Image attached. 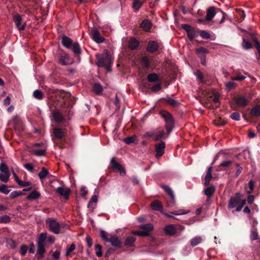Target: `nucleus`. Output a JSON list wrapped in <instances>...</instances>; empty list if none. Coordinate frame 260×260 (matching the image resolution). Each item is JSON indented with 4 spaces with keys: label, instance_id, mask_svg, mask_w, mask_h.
Returning a JSON list of instances; mask_svg holds the SVG:
<instances>
[{
    "label": "nucleus",
    "instance_id": "obj_1",
    "mask_svg": "<svg viewBox=\"0 0 260 260\" xmlns=\"http://www.w3.org/2000/svg\"><path fill=\"white\" fill-rule=\"evenodd\" d=\"M246 203L244 200L241 199L240 194L237 193L234 197L231 198L229 203V208L233 209L236 208V211H240Z\"/></svg>",
    "mask_w": 260,
    "mask_h": 260
},
{
    "label": "nucleus",
    "instance_id": "obj_2",
    "mask_svg": "<svg viewBox=\"0 0 260 260\" xmlns=\"http://www.w3.org/2000/svg\"><path fill=\"white\" fill-rule=\"evenodd\" d=\"M100 235L104 241L109 242L113 246L121 247V242L117 236L109 234L104 230L101 231Z\"/></svg>",
    "mask_w": 260,
    "mask_h": 260
},
{
    "label": "nucleus",
    "instance_id": "obj_3",
    "mask_svg": "<svg viewBox=\"0 0 260 260\" xmlns=\"http://www.w3.org/2000/svg\"><path fill=\"white\" fill-rule=\"evenodd\" d=\"M62 43L65 47L71 49L74 53L77 54H80L81 49L79 44L76 42L73 43L70 38L66 36L62 37Z\"/></svg>",
    "mask_w": 260,
    "mask_h": 260
},
{
    "label": "nucleus",
    "instance_id": "obj_4",
    "mask_svg": "<svg viewBox=\"0 0 260 260\" xmlns=\"http://www.w3.org/2000/svg\"><path fill=\"white\" fill-rule=\"evenodd\" d=\"M160 114L166 122V128L167 132L168 134H170L174 127V119L171 115L166 111L161 110L160 112Z\"/></svg>",
    "mask_w": 260,
    "mask_h": 260
},
{
    "label": "nucleus",
    "instance_id": "obj_5",
    "mask_svg": "<svg viewBox=\"0 0 260 260\" xmlns=\"http://www.w3.org/2000/svg\"><path fill=\"white\" fill-rule=\"evenodd\" d=\"M96 63L99 67H104L111 63V56L107 51H105L101 55L96 54Z\"/></svg>",
    "mask_w": 260,
    "mask_h": 260
},
{
    "label": "nucleus",
    "instance_id": "obj_6",
    "mask_svg": "<svg viewBox=\"0 0 260 260\" xmlns=\"http://www.w3.org/2000/svg\"><path fill=\"white\" fill-rule=\"evenodd\" d=\"M0 180L3 182H7L10 178V174L7 166L4 164H0Z\"/></svg>",
    "mask_w": 260,
    "mask_h": 260
},
{
    "label": "nucleus",
    "instance_id": "obj_7",
    "mask_svg": "<svg viewBox=\"0 0 260 260\" xmlns=\"http://www.w3.org/2000/svg\"><path fill=\"white\" fill-rule=\"evenodd\" d=\"M46 223L48 224L50 230L55 234L60 232V225L58 222L53 218H49L46 219Z\"/></svg>",
    "mask_w": 260,
    "mask_h": 260
},
{
    "label": "nucleus",
    "instance_id": "obj_8",
    "mask_svg": "<svg viewBox=\"0 0 260 260\" xmlns=\"http://www.w3.org/2000/svg\"><path fill=\"white\" fill-rule=\"evenodd\" d=\"M111 164L112 165V168L115 171L119 172L121 175L124 176L125 175L126 173L124 168L122 167L121 165H120L119 163L115 161L114 158H113L111 159Z\"/></svg>",
    "mask_w": 260,
    "mask_h": 260
},
{
    "label": "nucleus",
    "instance_id": "obj_9",
    "mask_svg": "<svg viewBox=\"0 0 260 260\" xmlns=\"http://www.w3.org/2000/svg\"><path fill=\"white\" fill-rule=\"evenodd\" d=\"M91 34L93 40L98 43H101L104 42V39L101 36L100 34L96 28H92L91 31Z\"/></svg>",
    "mask_w": 260,
    "mask_h": 260
},
{
    "label": "nucleus",
    "instance_id": "obj_10",
    "mask_svg": "<svg viewBox=\"0 0 260 260\" xmlns=\"http://www.w3.org/2000/svg\"><path fill=\"white\" fill-rule=\"evenodd\" d=\"M248 100L243 96H239L235 100L234 102L236 106L238 107H245L248 105Z\"/></svg>",
    "mask_w": 260,
    "mask_h": 260
},
{
    "label": "nucleus",
    "instance_id": "obj_11",
    "mask_svg": "<svg viewBox=\"0 0 260 260\" xmlns=\"http://www.w3.org/2000/svg\"><path fill=\"white\" fill-rule=\"evenodd\" d=\"M165 147V143L162 141L155 144V148L156 152V157H160L163 155Z\"/></svg>",
    "mask_w": 260,
    "mask_h": 260
},
{
    "label": "nucleus",
    "instance_id": "obj_12",
    "mask_svg": "<svg viewBox=\"0 0 260 260\" xmlns=\"http://www.w3.org/2000/svg\"><path fill=\"white\" fill-rule=\"evenodd\" d=\"M14 21L15 23L16 27L20 31L23 30L25 29V24L21 25V22L22 21L21 17L20 15L17 14L13 17Z\"/></svg>",
    "mask_w": 260,
    "mask_h": 260
},
{
    "label": "nucleus",
    "instance_id": "obj_13",
    "mask_svg": "<svg viewBox=\"0 0 260 260\" xmlns=\"http://www.w3.org/2000/svg\"><path fill=\"white\" fill-rule=\"evenodd\" d=\"M165 191L170 196L171 202L168 204V207H172L175 204V197L171 188L166 185L162 186Z\"/></svg>",
    "mask_w": 260,
    "mask_h": 260
},
{
    "label": "nucleus",
    "instance_id": "obj_14",
    "mask_svg": "<svg viewBox=\"0 0 260 260\" xmlns=\"http://www.w3.org/2000/svg\"><path fill=\"white\" fill-rule=\"evenodd\" d=\"M66 133V130L63 128H54L53 129V133L55 137L59 139H63Z\"/></svg>",
    "mask_w": 260,
    "mask_h": 260
},
{
    "label": "nucleus",
    "instance_id": "obj_15",
    "mask_svg": "<svg viewBox=\"0 0 260 260\" xmlns=\"http://www.w3.org/2000/svg\"><path fill=\"white\" fill-rule=\"evenodd\" d=\"M56 191L60 196L63 197L65 199L67 200L69 199V196L70 192L69 188L58 187L56 189Z\"/></svg>",
    "mask_w": 260,
    "mask_h": 260
},
{
    "label": "nucleus",
    "instance_id": "obj_16",
    "mask_svg": "<svg viewBox=\"0 0 260 260\" xmlns=\"http://www.w3.org/2000/svg\"><path fill=\"white\" fill-rule=\"evenodd\" d=\"M189 212L188 210H185L184 209H179L177 211H174L171 213V214H168L167 213H164V214L168 217L172 218H175L174 216L172 215V214H174L175 215H181L183 214H186Z\"/></svg>",
    "mask_w": 260,
    "mask_h": 260
},
{
    "label": "nucleus",
    "instance_id": "obj_17",
    "mask_svg": "<svg viewBox=\"0 0 260 260\" xmlns=\"http://www.w3.org/2000/svg\"><path fill=\"white\" fill-rule=\"evenodd\" d=\"M216 14L215 9L213 7H209L207 10L206 20L207 21H211Z\"/></svg>",
    "mask_w": 260,
    "mask_h": 260
},
{
    "label": "nucleus",
    "instance_id": "obj_18",
    "mask_svg": "<svg viewBox=\"0 0 260 260\" xmlns=\"http://www.w3.org/2000/svg\"><path fill=\"white\" fill-rule=\"evenodd\" d=\"M158 44L155 41H150L148 43L147 51L148 52L152 53L157 50Z\"/></svg>",
    "mask_w": 260,
    "mask_h": 260
},
{
    "label": "nucleus",
    "instance_id": "obj_19",
    "mask_svg": "<svg viewBox=\"0 0 260 260\" xmlns=\"http://www.w3.org/2000/svg\"><path fill=\"white\" fill-rule=\"evenodd\" d=\"M151 207L152 210L162 212L163 207L161 202L158 200H155L151 203Z\"/></svg>",
    "mask_w": 260,
    "mask_h": 260
},
{
    "label": "nucleus",
    "instance_id": "obj_20",
    "mask_svg": "<svg viewBox=\"0 0 260 260\" xmlns=\"http://www.w3.org/2000/svg\"><path fill=\"white\" fill-rule=\"evenodd\" d=\"M164 230L167 235L171 236L174 235L176 233V228L175 225L173 224H170L166 226L165 227Z\"/></svg>",
    "mask_w": 260,
    "mask_h": 260
},
{
    "label": "nucleus",
    "instance_id": "obj_21",
    "mask_svg": "<svg viewBox=\"0 0 260 260\" xmlns=\"http://www.w3.org/2000/svg\"><path fill=\"white\" fill-rule=\"evenodd\" d=\"M212 167H210L208 168V170H207V174H206V176L205 177V183H204V184H205V186H208L209 185V182H210V181L211 180V179L212 178Z\"/></svg>",
    "mask_w": 260,
    "mask_h": 260
},
{
    "label": "nucleus",
    "instance_id": "obj_22",
    "mask_svg": "<svg viewBox=\"0 0 260 260\" xmlns=\"http://www.w3.org/2000/svg\"><path fill=\"white\" fill-rule=\"evenodd\" d=\"M40 196L41 194L38 191L36 190H34L27 196L26 199L28 200H36L39 199L40 197Z\"/></svg>",
    "mask_w": 260,
    "mask_h": 260
},
{
    "label": "nucleus",
    "instance_id": "obj_23",
    "mask_svg": "<svg viewBox=\"0 0 260 260\" xmlns=\"http://www.w3.org/2000/svg\"><path fill=\"white\" fill-rule=\"evenodd\" d=\"M140 26L144 30L147 31L150 29L151 24L149 20H144L141 23Z\"/></svg>",
    "mask_w": 260,
    "mask_h": 260
},
{
    "label": "nucleus",
    "instance_id": "obj_24",
    "mask_svg": "<svg viewBox=\"0 0 260 260\" xmlns=\"http://www.w3.org/2000/svg\"><path fill=\"white\" fill-rule=\"evenodd\" d=\"M59 62L62 65H67L70 63V56L68 54L60 56L59 58Z\"/></svg>",
    "mask_w": 260,
    "mask_h": 260
},
{
    "label": "nucleus",
    "instance_id": "obj_25",
    "mask_svg": "<svg viewBox=\"0 0 260 260\" xmlns=\"http://www.w3.org/2000/svg\"><path fill=\"white\" fill-rule=\"evenodd\" d=\"M250 114L254 117L260 116V105H257L253 107L251 110Z\"/></svg>",
    "mask_w": 260,
    "mask_h": 260
},
{
    "label": "nucleus",
    "instance_id": "obj_26",
    "mask_svg": "<svg viewBox=\"0 0 260 260\" xmlns=\"http://www.w3.org/2000/svg\"><path fill=\"white\" fill-rule=\"evenodd\" d=\"M140 228L144 231L148 232V235H149L151 231L153 229V225L151 223H148L144 225H141Z\"/></svg>",
    "mask_w": 260,
    "mask_h": 260
},
{
    "label": "nucleus",
    "instance_id": "obj_27",
    "mask_svg": "<svg viewBox=\"0 0 260 260\" xmlns=\"http://www.w3.org/2000/svg\"><path fill=\"white\" fill-rule=\"evenodd\" d=\"M139 45V43L138 40L135 39H132L129 41L128 46L131 49H136Z\"/></svg>",
    "mask_w": 260,
    "mask_h": 260
},
{
    "label": "nucleus",
    "instance_id": "obj_28",
    "mask_svg": "<svg viewBox=\"0 0 260 260\" xmlns=\"http://www.w3.org/2000/svg\"><path fill=\"white\" fill-rule=\"evenodd\" d=\"M147 79L150 82H154L158 80V76L155 73L149 74L147 75Z\"/></svg>",
    "mask_w": 260,
    "mask_h": 260
},
{
    "label": "nucleus",
    "instance_id": "obj_29",
    "mask_svg": "<svg viewBox=\"0 0 260 260\" xmlns=\"http://www.w3.org/2000/svg\"><path fill=\"white\" fill-rule=\"evenodd\" d=\"M143 2L141 0H133V8L136 11H138L141 8Z\"/></svg>",
    "mask_w": 260,
    "mask_h": 260
},
{
    "label": "nucleus",
    "instance_id": "obj_30",
    "mask_svg": "<svg viewBox=\"0 0 260 260\" xmlns=\"http://www.w3.org/2000/svg\"><path fill=\"white\" fill-rule=\"evenodd\" d=\"M204 192L208 198H210L215 192V187L213 186H209L205 190Z\"/></svg>",
    "mask_w": 260,
    "mask_h": 260
},
{
    "label": "nucleus",
    "instance_id": "obj_31",
    "mask_svg": "<svg viewBox=\"0 0 260 260\" xmlns=\"http://www.w3.org/2000/svg\"><path fill=\"white\" fill-rule=\"evenodd\" d=\"M47 239V234L43 233L40 234L38 240V244L45 245V241Z\"/></svg>",
    "mask_w": 260,
    "mask_h": 260
},
{
    "label": "nucleus",
    "instance_id": "obj_32",
    "mask_svg": "<svg viewBox=\"0 0 260 260\" xmlns=\"http://www.w3.org/2000/svg\"><path fill=\"white\" fill-rule=\"evenodd\" d=\"M135 240L136 239L134 237L129 236L126 239L124 244L125 245L132 246H133Z\"/></svg>",
    "mask_w": 260,
    "mask_h": 260
},
{
    "label": "nucleus",
    "instance_id": "obj_33",
    "mask_svg": "<svg viewBox=\"0 0 260 260\" xmlns=\"http://www.w3.org/2000/svg\"><path fill=\"white\" fill-rule=\"evenodd\" d=\"M202 241V239L201 237H196L195 238L191 239L190 241V244L192 246H195L199 244Z\"/></svg>",
    "mask_w": 260,
    "mask_h": 260
},
{
    "label": "nucleus",
    "instance_id": "obj_34",
    "mask_svg": "<svg viewBox=\"0 0 260 260\" xmlns=\"http://www.w3.org/2000/svg\"><path fill=\"white\" fill-rule=\"evenodd\" d=\"M53 117L55 121L57 122H60L63 120V117L60 113L59 112H55L53 114Z\"/></svg>",
    "mask_w": 260,
    "mask_h": 260
},
{
    "label": "nucleus",
    "instance_id": "obj_35",
    "mask_svg": "<svg viewBox=\"0 0 260 260\" xmlns=\"http://www.w3.org/2000/svg\"><path fill=\"white\" fill-rule=\"evenodd\" d=\"M49 174V172L45 168H42L41 171L39 173L38 176L40 179L42 180Z\"/></svg>",
    "mask_w": 260,
    "mask_h": 260
},
{
    "label": "nucleus",
    "instance_id": "obj_36",
    "mask_svg": "<svg viewBox=\"0 0 260 260\" xmlns=\"http://www.w3.org/2000/svg\"><path fill=\"white\" fill-rule=\"evenodd\" d=\"M34 97L38 100H41L44 96L43 92L40 90H36L33 92Z\"/></svg>",
    "mask_w": 260,
    "mask_h": 260
},
{
    "label": "nucleus",
    "instance_id": "obj_37",
    "mask_svg": "<svg viewBox=\"0 0 260 260\" xmlns=\"http://www.w3.org/2000/svg\"><path fill=\"white\" fill-rule=\"evenodd\" d=\"M93 90L96 94H99L103 90L102 86L99 83H95L93 85Z\"/></svg>",
    "mask_w": 260,
    "mask_h": 260
},
{
    "label": "nucleus",
    "instance_id": "obj_38",
    "mask_svg": "<svg viewBox=\"0 0 260 260\" xmlns=\"http://www.w3.org/2000/svg\"><path fill=\"white\" fill-rule=\"evenodd\" d=\"M33 153L35 154L37 156H43L46 153V149H38V150H33Z\"/></svg>",
    "mask_w": 260,
    "mask_h": 260
},
{
    "label": "nucleus",
    "instance_id": "obj_39",
    "mask_svg": "<svg viewBox=\"0 0 260 260\" xmlns=\"http://www.w3.org/2000/svg\"><path fill=\"white\" fill-rule=\"evenodd\" d=\"M165 135L164 131H161L158 134H154L151 135L155 141H157L159 139L162 138Z\"/></svg>",
    "mask_w": 260,
    "mask_h": 260
},
{
    "label": "nucleus",
    "instance_id": "obj_40",
    "mask_svg": "<svg viewBox=\"0 0 260 260\" xmlns=\"http://www.w3.org/2000/svg\"><path fill=\"white\" fill-rule=\"evenodd\" d=\"M232 163L233 161L231 160H224L220 164L219 167L225 168L229 167Z\"/></svg>",
    "mask_w": 260,
    "mask_h": 260
},
{
    "label": "nucleus",
    "instance_id": "obj_41",
    "mask_svg": "<svg viewBox=\"0 0 260 260\" xmlns=\"http://www.w3.org/2000/svg\"><path fill=\"white\" fill-rule=\"evenodd\" d=\"M45 245L43 244H38V250L37 253L42 257L43 255L45 250Z\"/></svg>",
    "mask_w": 260,
    "mask_h": 260
},
{
    "label": "nucleus",
    "instance_id": "obj_42",
    "mask_svg": "<svg viewBox=\"0 0 260 260\" xmlns=\"http://www.w3.org/2000/svg\"><path fill=\"white\" fill-rule=\"evenodd\" d=\"M10 191L8 188V186L5 184H2L0 186V192L5 194H8Z\"/></svg>",
    "mask_w": 260,
    "mask_h": 260
},
{
    "label": "nucleus",
    "instance_id": "obj_43",
    "mask_svg": "<svg viewBox=\"0 0 260 260\" xmlns=\"http://www.w3.org/2000/svg\"><path fill=\"white\" fill-rule=\"evenodd\" d=\"M10 222V218L8 215H4L0 217V223H8Z\"/></svg>",
    "mask_w": 260,
    "mask_h": 260
},
{
    "label": "nucleus",
    "instance_id": "obj_44",
    "mask_svg": "<svg viewBox=\"0 0 260 260\" xmlns=\"http://www.w3.org/2000/svg\"><path fill=\"white\" fill-rule=\"evenodd\" d=\"M95 249L96 255L99 257L101 256L102 255V246L99 244H96L95 246Z\"/></svg>",
    "mask_w": 260,
    "mask_h": 260
},
{
    "label": "nucleus",
    "instance_id": "obj_45",
    "mask_svg": "<svg viewBox=\"0 0 260 260\" xmlns=\"http://www.w3.org/2000/svg\"><path fill=\"white\" fill-rule=\"evenodd\" d=\"M242 47L245 49H249L252 47V45L250 42L246 41L245 39H243Z\"/></svg>",
    "mask_w": 260,
    "mask_h": 260
},
{
    "label": "nucleus",
    "instance_id": "obj_46",
    "mask_svg": "<svg viewBox=\"0 0 260 260\" xmlns=\"http://www.w3.org/2000/svg\"><path fill=\"white\" fill-rule=\"evenodd\" d=\"M98 196L95 194H94L92 196L90 201L88 204V207L89 208L91 207L93 203H96L98 202Z\"/></svg>",
    "mask_w": 260,
    "mask_h": 260
},
{
    "label": "nucleus",
    "instance_id": "obj_47",
    "mask_svg": "<svg viewBox=\"0 0 260 260\" xmlns=\"http://www.w3.org/2000/svg\"><path fill=\"white\" fill-rule=\"evenodd\" d=\"M246 78V76L241 74H238L236 77H232L233 81H242Z\"/></svg>",
    "mask_w": 260,
    "mask_h": 260
},
{
    "label": "nucleus",
    "instance_id": "obj_48",
    "mask_svg": "<svg viewBox=\"0 0 260 260\" xmlns=\"http://www.w3.org/2000/svg\"><path fill=\"white\" fill-rule=\"evenodd\" d=\"M211 100H213L215 103H218L219 100V94L217 92H214L213 95L210 96Z\"/></svg>",
    "mask_w": 260,
    "mask_h": 260
},
{
    "label": "nucleus",
    "instance_id": "obj_49",
    "mask_svg": "<svg viewBox=\"0 0 260 260\" xmlns=\"http://www.w3.org/2000/svg\"><path fill=\"white\" fill-rule=\"evenodd\" d=\"M75 248H76L75 245L74 244H72L71 245V246H70V247L67 250L66 253V255L67 256H70V253L75 249Z\"/></svg>",
    "mask_w": 260,
    "mask_h": 260
},
{
    "label": "nucleus",
    "instance_id": "obj_50",
    "mask_svg": "<svg viewBox=\"0 0 260 260\" xmlns=\"http://www.w3.org/2000/svg\"><path fill=\"white\" fill-rule=\"evenodd\" d=\"M142 63L145 67L149 66V59L147 56H144L142 59Z\"/></svg>",
    "mask_w": 260,
    "mask_h": 260
},
{
    "label": "nucleus",
    "instance_id": "obj_51",
    "mask_svg": "<svg viewBox=\"0 0 260 260\" xmlns=\"http://www.w3.org/2000/svg\"><path fill=\"white\" fill-rule=\"evenodd\" d=\"M136 140V137L135 136L126 138L124 139V142L126 144H130L131 143H134Z\"/></svg>",
    "mask_w": 260,
    "mask_h": 260
},
{
    "label": "nucleus",
    "instance_id": "obj_52",
    "mask_svg": "<svg viewBox=\"0 0 260 260\" xmlns=\"http://www.w3.org/2000/svg\"><path fill=\"white\" fill-rule=\"evenodd\" d=\"M200 36L202 37V38L204 39H208L210 38V34L205 30H202L200 31Z\"/></svg>",
    "mask_w": 260,
    "mask_h": 260
},
{
    "label": "nucleus",
    "instance_id": "obj_53",
    "mask_svg": "<svg viewBox=\"0 0 260 260\" xmlns=\"http://www.w3.org/2000/svg\"><path fill=\"white\" fill-rule=\"evenodd\" d=\"M187 36L190 40H192L195 37L196 34L194 30L192 29L188 30V32H187Z\"/></svg>",
    "mask_w": 260,
    "mask_h": 260
},
{
    "label": "nucleus",
    "instance_id": "obj_54",
    "mask_svg": "<svg viewBox=\"0 0 260 260\" xmlns=\"http://www.w3.org/2000/svg\"><path fill=\"white\" fill-rule=\"evenodd\" d=\"M231 117L232 119L235 120H239L240 119V114L238 112H234L231 115Z\"/></svg>",
    "mask_w": 260,
    "mask_h": 260
},
{
    "label": "nucleus",
    "instance_id": "obj_55",
    "mask_svg": "<svg viewBox=\"0 0 260 260\" xmlns=\"http://www.w3.org/2000/svg\"><path fill=\"white\" fill-rule=\"evenodd\" d=\"M196 75L201 82H203V75L200 71H197L196 73Z\"/></svg>",
    "mask_w": 260,
    "mask_h": 260
},
{
    "label": "nucleus",
    "instance_id": "obj_56",
    "mask_svg": "<svg viewBox=\"0 0 260 260\" xmlns=\"http://www.w3.org/2000/svg\"><path fill=\"white\" fill-rule=\"evenodd\" d=\"M20 196H21V193H19L18 191L16 190L12 191L10 194V197L11 199H14Z\"/></svg>",
    "mask_w": 260,
    "mask_h": 260
},
{
    "label": "nucleus",
    "instance_id": "obj_57",
    "mask_svg": "<svg viewBox=\"0 0 260 260\" xmlns=\"http://www.w3.org/2000/svg\"><path fill=\"white\" fill-rule=\"evenodd\" d=\"M208 50L206 48L203 47L198 48L196 50V53L198 54L200 53L205 54L208 53Z\"/></svg>",
    "mask_w": 260,
    "mask_h": 260
},
{
    "label": "nucleus",
    "instance_id": "obj_58",
    "mask_svg": "<svg viewBox=\"0 0 260 260\" xmlns=\"http://www.w3.org/2000/svg\"><path fill=\"white\" fill-rule=\"evenodd\" d=\"M27 251V247L25 245H22L20 250V252L22 255H24Z\"/></svg>",
    "mask_w": 260,
    "mask_h": 260
},
{
    "label": "nucleus",
    "instance_id": "obj_59",
    "mask_svg": "<svg viewBox=\"0 0 260 260\" xmlns=\"http://www.w3.org/2000/svg\"><path fill=\"white\" fill-rule=\"evenodd\" d=\"M225 84L226 87L229 90L232 89L235 86V83L233 82H229L226 83Z\"/></svg>",
    "mask_w": 260,
    "mask_h": 260
},
{
    "label": "nucleus",
    "instance_id": "obj_60",
    "mask_svg": "<svg viewBox=\"0 0 260 260\" xmlns=\"http://www.w3.org/2000/svg\"><path fill=\"white\" fill-rule=\"evenodd\" d=\"M24 167L26 169H27V170L31 172L33 171L34 170V166L32 164H26L24 165Z\"/></svg>",
    "mask_w": 260,
    "mask_h": 260
},
{
    "label": "nucleus",
    "instance_id": "obj_61",
    "mask_svg": "<svg viewBox=\"0 0 260 260\" xmlns=\"http://www.w3.org/2000/svg\"><path fill=\"white\" fill-rule=\"evenodd\" d=\"M250 238L251 240H256L258 238L257 233L254 231H252L250 235Z\"/></svg>",
    "mask_w": 260,
    "mask_h": 260
},
{
    "label": "nucleus",
    "instance_id": "obj_62",
    "mask_svg": "<svg viewBox=\"0 0 260 260\" xmlns=\"http://www.w3.org/2000/svg\"><path fill=\"white\" fill-rule=\"evenodd\" d=\"M18 184L22 187H26L30 185V183L28 181H22L21 180Z\"/></svg>",
    "mask_w": 260,
    "mask_h": 260
},
{
    "label": "nucleus",
    "instance_id": "obj_63",
    "mask_svg": "<svg viewBox=\"0 0 260 260\" xmlns=\"http://www.w3.org/2000/svg\"><path fill=\"white\" fill-rule=\"evenodd\" d=\"M161 88V85L160 84H157L156 85H155L153 86L151 90L152 91H159Z\"/></svg>",
    "mask_w": 260,
    "mask_h": 260
},
{
    "label": "nucleus",
    "instance_id": "obj_64",
    "mask_svg": "<svg viewBox=\"0 0 260 260\" xmlns=\"http://www.w3.org/2000/svg\"><path fill=\"white\" fill-rule=\"evenodd\" d=\"M137 235L139 236H148V232L142 230V231H138L137 233Z\"/></svg>",
    "mask_w": 260,
    "mask_h": 260
}]
</instances>
